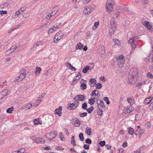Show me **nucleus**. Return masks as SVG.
<instances>
[{"mask_svg": "<svg viewBox=\"0 0 153 153\" xmlns=\"http://www.w3.org/2000/svg\"><path fill=\"white\" fill-rule=\"evenodd\" d=\"M138 76V72L136 68H133L131 70L128 76L129 83H134Z\"/></svg>", "mask_w": 153, "mask_h": 153, "instance_id": "nucleus-1", "label": "nucleus"}, {"mask_svg": "<svg viewBox=\"0 0 153 153\" xmlns=\"http://www.w3.org/2000/svg\"><path fill=\"white\" fill-rule=\"evenodd\" d=\"M137 39L138 37L135 36L131 38L128 40V43L129 44L131 45L132 51L134 50L137 45Z\"/></svg>", "mask_w": 153, "mask_h": 153, "instance_id": "nucleus-2", "label": "nucleus"}, {"mask_svg": "<svg viewBox=\"0 0 153 153\" xmlns=\"http://www.w3.org/2000/svg\"><path fill=\"white\" fill-rule=\"evenodd\" d=\"M117 61V65L119 68H121L124 66L125 60L123 55L121 54L116 57Z\"/></svg>", "mask_w": 153, "mask_h": 153, "instance_id": "nucleus-3", "label": "nucleus"}, {"mask_svg": "<svg viewBox=\"0 0 153 153\" xmlns=\"http://www.w3.org/2000/svg\"><path fill=\"white\" fill-rule=\"evenodd\" d=\"M114 4V1L113 0H108L107 1L106 8L107 12L110 13L113 10Z\"/></svg>", "mask_w": 153, "mask_h": 153, "instance_id": "nucleus-4", "label": "nucleus"}, {"mask_svg": "<svg viewBox=\"0 0 153 153\" xmlns=\"http://www.w3.org/2000/svg\"><path fill=\"white\" fill-rule=\"evenodd\" d=\"M64 34L62 32L59 31L55 36L53 39V42L55 43H57L63 38Z\"/></svg>", "mask_w": 153, "mask_h": 153, "instance_id": "nucleus-5", "label": "nucleus"}, {"mask_svg": "<svg viewBox=\"0 0 153 153\" xmlns=\"http://www.w3.org/2000/svg\"><path fill=\"white\" fill-rule=\"evenodd\" d=\"M61 26L62 24L61 23H56L51 28L49 29L48 33L49 34L50 33H53Z\"/></svg>", "mask_w": 153, "mask_h": 153, "instance_id": "nucleus-6", "label": "nucleus"}, {"mask_svg": "<svg viewBox=\"0 0 153 153\" xmlns=\"http://www.w3.org/2000/svg\"><path fill=\"white\" fill-rule=\"evenodd\" d=\"M97 107L99 110L102 112V109L105 107L104 102L101 100H98L97 101Z\"/></svg>", "mask_w": 153, "mask_h": 153, "instance_id": "nucleus-7", "label": "nucleus"}, {"mask_svg": "<svg viewBox=\"0 0 153 153\" xmlns=\"http://www.w3.org/2000/svg\"><path fill=\"white\" fill-rule=\"evenodd\" d=\"M46 136V138L50 141H51L52 139L56 136V134L55 133L54 131H52L48 133Z\"/></svg>", "mask_w": 153, "mask_h": 153, "instance_id": "nucleus-8", "label": "nucleus"}, {"mask_svg": "<svg viewBox=\"0 0 153 153\" xmlns=\"http://www.w3.org/2000/svg\"><path fill=\"white\" fill-rule=\"evenodd\" d=\"M110 28L109 30V33L112 34L115 30L116 24L114 22H111Z\"/></svg>", "mask_w": 153, "mask_h": 153, "instance_id": "nucleus-9", "label": "nucleus"}, {"mask_svg": "<svg viewBox=\"0 0 153 153\" xmlns=\"http://www.w3.org/2000/svg\"><path fill=\"white\" fill-rule=\"evenodd\" d=\"M91 96H94V99H98L100 96L99 91L97 90H94L92 91V93L91 94Z\"/></svg>", "mask_w": 153, "mask_h": 153, "instance_id": "nucleus-10", "label": "nucleus"}, {"mask_svg": "<svg viewBox=\"0 0 153 153\" xmlns=\"http://www.w3.org/2000/svg\"><path fill=\"white\" fill-rule=\"evenodd\" d=\"M85 99L84 95H77L74 98V100L76 101H82Z\"/></svg>", "mask_w": 153, "mask_h": 153, "instance_id": "nucleus-11", "label": "nucleus"}, {"mask_svg": "<svg viewBox=\"0 0 153 153\" xmlns=\"http://www.w3.org/2000/svg\"><path fill=\"white\" fill-rule=\"evenodd\" d=\"M20 74L19 76L21 78V79L22 80L25 78L26 76L25 70L24 69H22L20 71Z\"/></svg>", "mask_w": 153, "mask_h": 153, "instance_id": "nucleus-12", "label": "nucleus"}, {"mask_svg": "<svg viewBox=\"0 0 153 153\" xmlns=\"http://www.w3.org/2000/svg\"><path fill=\"white\" fill-rule=\"evenodd\" d=\"M134 110V108L131 106H129L125 108L123 110L124 113L125 114H129L130 113Z\"/></svg>", "mask_w": 153, "mask_h": 153, "instance_id": "nucleus-13", "label": "nucleus"}, {"mask_svg": "<svg viewBox=\"0 0 153 153\" xmlns=\"http://www.w3.org/2000/svg\"><path fill=\"white\" fill-rule=\"evenodd\" d=\"M62 107L61 106H59L58 108L55 109L54 111V113L55 114L58 115L60 117L62 115Z\"/></svg>", "mask_w": 153, "mask_h": 153, "instance_id": "nucleus-14", "label": "nucleus"}, {"mask_svg": "<svg viewBox=\"0 0 153 153\" xmlns=\"http://www.w3.org/2000/svg\"><path fill=\"white\" fill-rule=\"evenodd\" d=\"M81 82H82L81 85V89L82 90L85 89L87 88V85L85 84L86 82V80L83 79H82Z\"/></svg>", "mask_w": 153, "mask_h": 153, "instance_id": "nucleus-15", "label": "nucleus"}, {"mask_svg": "<svg viewBox=\"0 0 153 153\" xmlns=\"http://www.w3.org/2000/svg\"><path fill=\"white\" fill-rule=\"evenodd\" d=\"M113 41L114 43V46L116 47H119L121 46V43L118 39L116 38L114 39H113Z\"/></svg>", "mask_w": 153, "mask_h": 153, "instance_id": "nucleus-16", "label": "nucleus"}, {"mask_svg": "<svg viewBox=\"0 0 153 153\" xmlns=\"http://www.w3.org/2000/svg\"><path fill=\"white\" fill-rule=\"evenodd\" d=\"M8 92V91L7 89H5L3 90L0 94V97H1V99H2L4 97L6 96Z\"/></svg>", "mask_w": 153, "mask_h": 153, "instance_id": "nucleus-17", "label": "nucleus"}, {"mask_svg": "<svg viewBox=\"0 0 153 153\" xmlns=\"http://www.w3.org/2000/svg\"><path fill=\"white\" fill-rule=\"evenodd\" d=\"M19 44H17L16 45H14L13 46H12L10 48V49L13 52L15 51V50L17 49L16 51H18L19 50H20V49H19Z\"/></svg>", "mask_w": 153, "mask_h": 153, "instance_id": "nucleus-18", "label": "nucleus"}, {"mask_svg": "<svg viewBox=\"0 0 153 153\" xmlns=\"http://www.w3.org/2000/svg\"><path fill=\"white\" fill-rule=\"evenodd\" d=\"M34 142L36 143H45V141L42 138L40 137L36 138Z\"/></svg>", "mask_w": 153, "mask_h": 153, "instance_id": "nucleus-19", "label": "nucleus"}, {"mask_svg": "<svg viewBox=\"0 0 153 153\" xmlns=\"http://www.w3.org/2000/svg\"><path fill=\"white\" fill-rule=\"evenodd\" d=\"M73 123L75 125V126L78 127L79 126L80 124V121L78 119H77L76 120H74L72 121Z\"/></svg>", "mask_w": 153, "mask_h": 153, "instance_id": "nucleus-20", "label": "nucleus"}, {"mask_svg": "<svg viewBox=\"0 0 153 153\" xmlns=\"http://www.w3.org/2000/svg\"><path fill=\"white\" fill-rule=\"evenodd\" d=\"M153 100V97H150L146 98L145 100V103L146 104H149L150 102H152Z\"/></svg>", "mask_w": 153, "mask_h": 153, "instance_id": "nucleus-21", "label": "nucleus"}, {"mask_svg": "<svg viewBox=\"0 0 153 153\" xmlns=\"http://www.w3.org/2000/svg\"><path fill=\"white\" fill-rule=\"evenodd\" d=\"M76 108L74 103L73 102L68 105V108L69 109L74 110Z\"/></svg>", "mask_w": 153, "mask_h": 153, "instance_id": "nucleus-22", "label": "nucleus"}, {"mask_svg": "<svg viewBox=\"0 0 153 153\" xmlns=\"http://www.w3.org/2000/svg\"><path fill=\"white\" fill-rule=\"evenodd\" d=\"M33 122L34 124L35 125H38L39 124H42V121L39 118H38L36 119H34L33 120Z\"/></svg>", "mask_w": 153, "mask_h": 153, "instance_id": "nucleus-23", "label": "nucleus"}, {"mask_svg": "<svg viewBox=\"0 0 153 153\" xmlns=\"http://www.w3.org/2000/svg\"><path fill=\"white\" fill-rule=\"evenodd\" d=\"M127 101L131 105L133 104L134 103V101L133 98L128 97Z\"/></svg>", "mask_w": 153, "mask_h": 153, "instance_id": "nucleus-24", "label": "nucleus"}, {"mask_svg": "<svg viewBox=\"0 0 153 153\" xmlns=\"http://www.w3.org/2000/svg\"><path fill=\"white\" fill-rule=\"evenodd\" d=\"M83 45L82 44L80 43H78L76 46V49L77 50H82Z\"/></svg>", "mask_w": 153, "mask_h": 153, "instance_id": "nucleus-25", "label": "nucleus"}, {"mask_svg": "<svg viewBox=\"0 0 153 153\" xmlns=\"http://www.w3.org/2000/svg\"><path fill=\"white\" fill-rule=\"evenodd\" d=\"M48 23H47L44 24L42 25L40 27L39 29H41V30H43L45 29L48 28Z\"/></svg>", "mask_w": 153, "mask_h": 153, "instance_id": "nucleus-26", "label": "nucleus"}, {"mask_svg": "<svg viewBox=\"0 0 153 153\" xmlns=\"http://www.w3.org/2000/svg\"><path fill=\"white\" fill-rule=\"evenodd\" d=\"M85 133L88 135H90L91 134V128L88 127H87L85 129Z\"/></svg>", "mask_w": 153, "mask_h": 153, "instance_id": "nucleus-27", "label": "nucleus"}, {"mask_svg": "<svg viewBox=\"0 0 153 153\" xmlns=\"http://www.w3.org/2000/svg\"><path fill=\"white\" fill-rule=\"evenodd\" d=\"M128 133L129 134L133 135L134 133V130L132 128L129 127L128 128Z\"/></svg>", "mask_w": 153, "mask_h": 153, "instance_id": "nucleus-28", "label": "nucleus"}, {"mask_svg": "<svg viewBox=\"0 0 153 153\" xmlns=\"http://www.w3.org/2000/svg\"><path fill=\"white\" fill-rule=\"evenodd\" d=\"M95 99H94V97L89 99L88 101V103L90 104L91 105H93L95 101Z\"/></svg>", "mask_w": 153, "mask_h": 153, "instance_id": "nucleus-29", "label": "nucleus"}, {"mask_svg": "<svg viewBox=\"0 0 153 153\" xmlns=\"http://www.w3.org/2000/svg\"><path fill=\"white\" fill-rule=\"evenodd\" d=\"M8 5V3L7 2H5L3 4L0 5V8L1 9H4L7 7Z\"/></svg>", "mask_w": 153, "mask_h": 153, "instance_id": "nucleus-30", "label": "nucleus"}, {"mask_svg": "<svg viewBox=\"0 0 153 153\" xmlns=\"http://www.w3.org/2000/svg\"><path fill=\"white\" fill-rule=\"evenodd\" d=\"M117 64V61L116 57L113 59L111 61V65L114 66Z\"/></svg>", "mask_w": 153, "mask_h": 153, "instance_id": "nucleus-31", "label": "nucleus"}, {"mask_svg": "<svg viewBox=\"0 0 153 153\" xmlns=\"http://www.w3.org/2000/svg\"><path fill=\"white\" fill-rule=\"evenodd\" d=\"M88 7H86L84 10V13L85 15H88L91 13V11L88 10Z\"/></svg>", "mask_w": 153, "mask_h": 153, "instance_id": "nucleus-32", "label": "nucleus"}, {"mask_svg": "<svg viewBox=\"0 0 153 153\" xmlns=\"http://www.w3.org/2000/svg\"><path fill=\"white\" fill-rule=\"evenodd\" d=\"M146 81H144L142 82H139L137 83L136 87L139 88H140L141 86L146 83Z\"/></svg>", "mask_w": 153, "mask_h": 153, "instance_id": "nucleus-33", "label": "nucleus"}, {"mask_svg": "<svg viewBox=\"0 0 153 153\" xmlns=\"http://www.w3.org/2000/svg\"><path fill=\"white\" fill-rule=\"evenodd\" d=\"M42 99L40 97V96H39L38 99L36 100V102L35 103L36 106H37L41 102Z\"/></svg>", "mask_w": 153, "mask_h": 153, "instance_id": "nucleus-34", "label": "nucleus"}, {"mask_svg": "<svg viewBox=\"0 0 153 153\" xmlns=\"http://www.w3.org/2000/svg\"><path fill=\"white\" fill-rule=\"evenodd\" d=\"M25 107L28 110H29L32 107V105L30 103H27L25 105Z\"/></svg>", "mask_w": 153, "mask_h": 153, "instance_id": "nucleus-35", "label": "nucleus"}, {"mask_svg": "<svg viewBox=\"0 0 153 153\" xmlns=\"http://www.w3.org/2000/svg\"><path fill=\"white\" fill-rule=\"evenodd\" d=\"M88 7V10H90L91 13L94 9L95 6L94 5H91L89 7Z\"/></svg>", "mask_w": 153, "mask_h": 153, "instance_id": "nucleus-36", "label": "nucleus"}, {"mask_svg": "<svg viewBox=\"0 0 153 153\" xmlns=\"http://www.w3.org/2000/svg\"><path fill=\"white\" fill-rule=\"evenodd\" d=\"M142 117V115L141 114H138L136 115L135 119L137 120H140Z\"/></svg>", "mask_w": 153, "mask_h": 153, "instance_id": "nucleus-37", "label": "nucleus"}, {"mask_svg": "<svg viewBox=\"0 0 153 153\" xmlns=\"http://www.w3.org/2000/svg\"><path fill=\"white\" fill-rule=\"evenodd\" d=\"M89 69V66H85L82 70V72L84 73H86Z\"/></svg>", "mask_w": 153, "mask_h": 153, "instance_id": "nucleus-38", "label": "nucleus"}, {"mask_svg": "<svg viewBox=\"0 0 153 153\" xmlns=\"http://www.w3.org/2000/svg\"><path fill=\"white\" fill-rule=\"evenodd\" d=\"M13 110V106H12L11 107L7 108L6 110V112L7 113L11 114L12 113V111Z\"/></svg>", "mask_w": 153, "mask_h": 153, "instance_id": "nucleus-39", "label": "nucleus"}, {"mask_svg": "<svg viewBox=\"0 0 153 153\" xmlns=\"http://www.w3.org/2000/svg\"><path fill=\"white\" fill-rule=\"evenodd\" d=\"M89 83L90 85L91 86L92 84H95L96 83V80L95 79L92 78L90 79Z\"/></svg>", "mask_w": 153, "mask_h": 153, "instance_id": "nucleus-40", "label": "nucleus"}, {"mask_svg": "<svg viewBox=\"0 0 153 153\" xmlns=\"http://www.w3.org/2000/svg\"><path fill=\"white\" fill-rule=\"evenodd\" d=\"M94 108L93 106H91L90 108L86 109V111L88 113H90L93 110Z\"/></svg>", "mask_w": 153, "mask_h": 153, "instance_id": "nucleus-41", "label": "nucleus"}, {"mask_svg": "<svg viewBox=\"0 0 153 153\" xmlns=\"http://www.w3.org/2000/svg\"><path fill=\"white\" fill-rule=\"evenodd\" d=\"M145 25L148 29H150L151 28V26L148 22H145Z\"/></svg>", "mask_w": 153, "mask_h": 153, "instance_id": "nucleus-42", "label": "nucleus"}, {"mask_svg": "<svg viewBox=\"0 0 153 153\" xmlns=\"http://www.w3.org/2000/svg\"><path fill=\"white\" fill-rule=\"evenodd\" d=\"M43 44V42L42 41H39L37 42L36 44H35L34 45V47H36V46H39L40 45H42Z\"/></svg>", "mask_w": 153, "mask_h": 153, "instance_id": "nucleus-43", "label": "nucleus"}, {"mask_svg": "<svg viewBox=\"0 0 153 153\" xmlns=\"http://www.w3.org/2000/svg\"><path fill=\"white\" fill-rule=\"evenodd\" d=\"M99 25V22H95L94 25L92 27L93 29L95 30L98 26Z\"/></svg>", "mask_w": 153, "mask_h": 153, "instance_id": "nucleus-44", "label": "nucleus"}, {"mask_svg": "<svg viewBox=\"0 0 153 153\" xmlns=\"http://www.w3.org/2000/svg\"><path fill=\"white\" fill-rule=\"evenodd\" d=\"M79 137L81 141H83L84 140V137L83 134L82 133H80L79 135Z\"/></svg>", "mask_w": 153, "mask_h": 153, "instance_id": "nucleus-45", "label": "nucleus"}, {"mask_svg": "<svg viewBox=\"0 0 153 153\" xmlns=\"http://www.w3.org/2000/svg\"><path fill=\"white\" fill-rule=\"evenodd\" d=\"M22 80L21 79V78L19 77V76H18L16 77L14 80V81L15 82H19L21 81Z\"/></svg>", "mask_w": 153, "mask_h": 153, "instance_id": "nucleus-46", "label": "nucleus"}, {"mask_svg": "<svg viewBox=\"0 0 153 153\" xmlns=\"http://www.w3.org/2000/svg\"><path fill=\"white\" fill-rule=\"evenodd\" d=\"M12 52H13L10 49H9L5 52V55L6 56H8Z\"/></svg>", "mask_w": 153, "mask_h": 153, "instance_id": "nucleus-47", "label": "nucleus"}, {"mask_svg": "<svg viewBox=\"0 0 153 153\" xmlns=\"http://www.w3.org/2000/svg\"><path fill=\"white\" fill-rule=\"evenodd\" d=\"M87 112H83L82 113H80L79 114V116L80 117H84L87 115Z\"/></svg>", "mask_w": 153, "mask_h": 153, "instance_id": "nucleus-48", "label": "nucleus"}, {"mask_svg": "<svg viewBox=\"0 0 153 153\" xmlns=\"http://www.w3.org/2000/svg\"><path fill=\"white\" fill-rule=\"evenodd\" d=\"M96 88L97 89H100L102 87V84L100 83H97L96 85Z\"/></svg>", "mask_w": 153, "mask_h": 153, "instance_id": "nucleus-49", "label": "nucleus"}, {"mask_svg": "<svg viewBox=\"0 0 153 153\" xmlns=\"http://www.w3.org/2000/svg\"><path fill=\"white\" fill-rule=\"evenodd\" d=\"M103 100L105 101L107 104L108 105L110 103V102L108 98L107 97H105L104 98Z\"/></svg>", "mask_w": 153, "mask_h": 153, "instance_id": "nucleus-50", "label": "nucleus"}, {"mask_svg": "<svg viewBox=\"0 0 153 153\" xmlns=\"http://www.w3.org/2000/svg\"><path fill=\"white\" fill-rule=\"evenodd\" d=\"M7 10H5L3 11V10H1L0 11V14L3 16L4 14H7Z\"/></svg>", "mask_w": 153, "mask_h": 153, "instance_id": "nucleus-51", "label": "nucleus"}, {"mask_svg": "<svg viewBox=\"0 0 153 153\" xmlns=\"http://www.w3.org/2000/svg\"><path fill=\"white\" fill-rule=\"evenodd\" d=\"M144 130L143 129L140 128L139 131V134L140 135H141L144 133Z\"/></svg>", "mask_w": 153, "mask_h": 153, "instance_id": "nucleus-52", "label": "nucleus"}, {"mask_svg": "<svg viewBox=\"0 0 153 153\" xmlns=\"http://www.w3.org/2000/svg\"><path fill=\"white\" fill-rule=\"evenodd\" d=\"M147 77L150 78H153V76L152 75L150 72L148 73L147 74Z\"/></svg>", "mask_w": 153, "mask_h": 153, "instance_id": "nucleus-53", "label": "nucleus"}, {"mask_svg": "<svg viewBox=\"0 0 153 153\" xmlns=\"http://www.w3.org/2000/svg\"><path fill=\"white\" fill-rule=\"evenodd\" d=\"M87 105L86 103H84L82 105V108L84 110L87 109Z\"/></svg>", "mask_w": 153, "mask_h": 153, "instance_id": "nucleus-54", "label": "nucleus"}, {"mask_svg": "<svg viewBox=\"0 0 153 153\" xmlns=\"http://www.w3.org/2000/svg\"><path fill=\"white\" fill-rule=\"evenodd\" d=\"M85 143L89 144L91 143L92 141L91 139L89 138L87 139L85 141Z\"/></svg>", "mask_w": 153, "mask_h": 153, "instance_id": "nucleus-55", "label": "nucleus"}, {"mask_svg": "<svg viewBox=\"0 0 153 153\" xmlns=\"http://www.w3.org/2000/svg\"><path fill=\"white\" fill-rule=\"evenodd\" d=\"M83 147L84 149L86 150H88L89 149V146L87 144H85L84 145Z\"/></svg>", "mask_w": 153, "mask_h": 153, "instance_id": "nucleus-56", "label": "nucleus"}, {"mask_svg": "<svg viewBox=\"0 0 153 153\" xmlns=\"http://www.w3.org/2000/svg\"><path fill=\"white\" fill-rule=\"evenodd\" d=\"M41 69L40 68L38 67L36 69V71H35V72L36 73L37 72H38L39 74L40 73V71H41Z\"/></svg>", "mask_w": 153, "mask_h": 153, "instance_id": "nucleus-57", "label": "nucleus"}, {"mask_svg": "<svg viewBox=\"0 0 153 153\" xmlns=\"http://www.w3.org/2000/svg\"><path fill=\"white\" fill-rule=\"evenodd\" d=\"M25 9L24 7H22L19 10L20 11L21 13L22 14L23 13V12L25 10Z\"/></svg>", "mask_w": 153, "mask_h": 153, "instance_id": "nucleus-58", "label": "nucleus"}, {"mask_svg": "<svg viewBox=\"0 0 153 153\" xmlns=\"http://www.w3.org/2000/svg\"><path fill=\"white\" fill-rule=\"evenodd\" d=\"M105 141H101L99 143V144L101 146H103L105 145Z\"/></svg>", "mask_w": 153, "mask_h": 153, "instance_id": "nucleus-59", "label": "nucleus"}, {"mask_svg": "<svg viewBox=\"0 0 153 153\" xmlns=\"http://www.w3.org/2000/svg\"><path fill=\"white\" fill-rule=\"evenodd\" d=\"M149 107L151 110H152L153 109V100L151 103L149 105Z\"/></svg>", "mask_w": 153, "mask_h": 153, "instance_id": "nucleus-60", "label": "nucleus"}, {"mask_svg": "<svg viewBox=\"0 0 153 153\" xmlns=\"http://www.w3.org/2000/svg\"><path fill=\"white\" fill-rule=\"evenodd\" d=\"M73 103H74V104L76 108L79 105V101H75V102H74Z\"/></svg>", "mask_w": 153, "mask_h": 153, "instance_id": "nucleus-61", "label": "nucleus"}, {"mask_svg": "<svg viewBox=\"0 0 153 153\" xmlns=\"http://www.w3.org/2000/svg\"><path fill=\"white\" fill-rule=\"evenodd\" d=\"M36 137L33 136H30V139L32 140L33 142H35L36 140Z\"/></svg>", "mask_w": 153, "mask_h": 153, "instance_id": "nucleus-62", "label": "nucleus"}, {"mask_svg": "<svg viewBox=\"0 0 153 153\" xmlns=\"http://www.w3.org/2000/svg\"><path fill=\"white\" fill-rule=\"evenodd\" d=\"M21 14V12L19 10H18V11L16 12L15 14V15L17 16H18Z\"/></svg>", "mask_w": 153, "mask_h": 153, "instance_id": "nucleus-63", "label": "nucleus"}, {"mask_svg": "<svg viewBox=\"0 0 153 153\" xmlns=\"http://www.w3.org/2000/svg\"><path fill=\"white\" fill-rule=\"evenodd\" d=\"M91 0H83L82 2L84 4H85L90 1Z\"/></svg>", "mask_w": 153, "mask_h": 153, "instance_id": "nucleus-64", "label": "nucleus"}]
</instances>
